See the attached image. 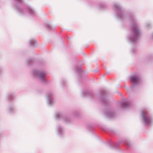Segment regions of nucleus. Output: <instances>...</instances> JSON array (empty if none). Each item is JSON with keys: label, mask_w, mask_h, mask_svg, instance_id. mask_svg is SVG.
Listing matches in <instances>:
<instances>
[{"label": "nucleus", "mask_w": 153, "mask_h": 153, "mask_svg": "<svg viewBox=\"0 0 153 153\" xmlns=\"http://www.w3.org/2000/svg\"><path fill=\"white\" fill-rule=\"evenodd\" d=\"M55 117L56 119L58 120H63L65 121L67 123H70L71 119L69 117H65L62 113L60 112H57L56 113Z\"/></svg>", "instance_id": "nucleus-8"}, {"label": "nucleus", "mask_w": 153, "mask_h": 153, "mask_svg": "<svg viewBox=\"0 0 153 153\" xmlns=\"http://www.w3.org/2000/svg\"><path fill=\"white\" fill-rule=\"evenodd\" d=\"M93 128V126H88V127H87L89 131H90L91 130V129H92Z\"/></svg>", "instance_id": "nucleus-21"}, {"label": "nucleus", "mask_w": 153, "mask_h": 153, "mask_svg": "<svg viewBox=\"0 0 153 153\" xmlns=\"http://www.w3.org/2000/svg\"><path fill=\"white\" fill-rule=\"evenodd\" d=\"M78 114V112H75V113L74 114V115L75 116H77V114Z\"/></svg>", "instance_id": "nucleus-23"}, {"label": "nucleus", "mask_w": 153, "mask_h": 153, "mask_svg": "<svg viewBox=\"0 0 153 153\" xmlns=\"http://www.w3.org/2000/svg\"><path fill=\"white\" fill-rule=\"evenodd\" d=\"M27 62L28 65H30L33 63L34 60L32 58L29 59L27 60Z\"/></svg>", "instance_id": "nucleus-16"}, {"label": "nucleus", "mask_w": 153, "mask_h": 153, "mask_svg": "<svg viewBox=\"0 0 153 153\" xmlns=\"http://www.w3.org/2000/svg\"><path fill=\"white\" fill-rule=\"evenodd\" d=\"M37 42L35 39H31L29 40V44L32 47H34L36 46Z\"/></svg>", "instance_id": "nucleus-14"}, {"label": "nucleus", "mask_w": 153, "mask_h": 153, "mask_svg": "<svg viewBox=\"0 0 153 153\" xmlns=\"http://www.w3.org/2000/svg\"><path fill=\"white\" fill-rule=\"evenodd\" d=\"M150 24H148L147 25V27H148L149 26H150Z\"/></svg>", "instance_id": "nucleus-24"}, {"label": "nucleus", "mask_w": 153, "mask_h": 153, "mask_svg": "<svg viewBox=\"0 0 153 153\" xmlns=\"http://www.w3.org/2000/svg\"><path fill=\"white\" fill-rule=\"evenodd\" d=\"M14 5L16 10L22 15H26L29 13L31 16H34L35 12L30 7L26 6L22 0H13Z\"/></svg>", "instance_id": "nucleus-3"}, {"label": "nucleus", "mask_w": 153, "mask_h": 153, "mask_svg": "<svg viewBox=\"0 0 153 153\" xmlns=\"http://www.w3.org/2000/svg\"><path fill=\"white\" fill-rule=\"evenodd\" d=\"M82 94L84 96L88 97L94 98V94L91 91H83L82 92Z\"/></svg>", "instance_id": "nucleus-11"}, {"label": "nucleus", "mask_w": 153, "mask_h": 153, "mask_svg": "<svg viewBox=\"0 0 153 153\" xmlns=\"http://www.w3.org/2000/svg\"><path fill=\"white\" fill-rule=\"evenodd\" d=\"M140 79V76L138 74L133 75L130 76V79L133 84L131 86L132 88H134L139 84Z\"/></svg>", "instance_id": "nucleus-7"}, {"label": "nucleus", "mask_w": 153, "mask_h": 153, "mask_svg": "<svg viewBox=\"0 0 153 153\" xmlns=\"http://www.w3.org/2000/svg\"><path fill=\"white\" fill-rule=\"evenodd\" d=\"M108 92L104 89L101 90L99 91L98 99L102 104L106 106L104 115L107 117L111 118L114 117L116 114L115 112L111 111V108L109 106V102L107 98Z\"/></svg>", "instance_id": "nucleus-2"}, {"label": "nucleus", "mask_w": 153, "mask_h": 153, "mask_svg": "<svg viewBox=\"0 0 153 153\" xmlns=\"http://www.w3.org/2000/svg\"><path fill=\"white\" fill-rule=\"evenodd\" d=\"M106 7V5L104 3L100 4L98 6V8L100 10L104 9Z\"/></svg>", "instance_id": "nucleus-15"}, {"label": "nucleus", "mask_w": 153, "mask_h": 153, "mask_svg": "<svg viewBox=\"0 0 153 153\" xmlns=\"http://www.w3.org/2000/svg\"><path fill=\"white\" fill-rule=\"evenodd\" d=\"M112 8L116 12V16L118 19L121 20L127 17L132 22L131 33L128 35V39L131 43H136L141 36V32L133 15L131 14L127 16L126 15L125 11L119 4H114Z\"/></svg>", "instance_id": "nucleus-1"}, {"label": "nucleus", "mask_w": 153, "mask_h": 153, "mask_svg": "<svg viewBox=\"0 0 153 153\" xmlns=\"http://www.w3.org/2000/svg\"><path fill=\"white\" fill-rule=\"evenodd\" d=\"M1 70L0 69V74H1Z\"/></svg>", "instance_id": "nucleus-25"}, {"label": "nucleus", "mask_w": 153, "mask_h": 153, "mask_svg": "<svg viewBox=\"0 0 153 153\" xmlns=\"http://www.w3.org/2000/svg\"><path fill=\"white\" fill-rule=\"evenodd\" d=\"M14 110V109L12 108H10L9 109V111L10 113H12Z\"/></svg>", "instance_id": "nucleus-20"}, {"label": "nucleus", "mask_w": 153, "mask_h": 153, "mask_svg": "<svg viewBox=\"0 0 153 153\" xmlns=\"http://www.w3.org/2000/svg\"><path fill=\"white\" fill-rule=\"evenodd\" d=\"M137 50L136 48H132V52L133 54L137 52Z\"/></svg>", "instance_id": "nucleus-19"}, {"label": "nucleus", "mask_w": 153, "mask_h": 153, "mask_svg": "<svg viewBox=\"0 0 153 153\" xmlns=\"http://www.w3.org/2000/svg\"><path fill=\"white\" fill-rule=\"evenodd\" d=\"M76 72L78 73V75L80 77H82V75L83 74V72L81 69V67L76 66L75 68Z\"/></svg>", "instance_id": "nucleus-12"}, {"label": "nucleus", "mask_w": 153, "mask_h": 153, "mask_svg": "<svg viewBox=\"0 0 153 153\" xmlns=\"http://www.w3.org/2000/svg\"><path fill=\"white\" fill-rule=\"evenodd\" d=\"M33 74L41 82L45 83H47L45 77L47 73L45 72L36 70H33L32 72Z\"/></svg>", "instance_id": "nucleus-5"}, {"label": "nucleus", "mask_w": 153, "mask_h": 153, "mask_svg": "<svg viewBox=\"0 0 153 153\" xmlns=\"http://www.w3.org/2000/svg\"><path fill=\"white\" fill-rule=\"evenodd\" d=\"M14 98L13 96V94H8L7 96V98L9 100H12Z\"/></svg>", "instance_id": "nucleus-17"}, {"label": "nucleus", "mask_w": 153, "mask_h": 153, "mask_svg": "<svg viewBox=\"0 0 153 153\" xmlns=\"http://www.w3.org/2000/svg\"><path fill=\"white\" fill-rule=\"evenodd\" d=\"M48 102L50 105H53L54 102V96L51 92H49L48 95Z\"/></svg>", "instance_id": "nucleus-10"}, {"label": "nucleus", "mask_w": 153, "mask_h": 153, "mask_svg": "<svg viewBox=\"0 0 153 153\" xmlns=\"http://www.w3.org/2000/svg\"><path fill=\"white\" fill-rule=\"evenodd\" d=\"M45 27L46 28H47L48 29H50V30L52 29V28L51 26L50 25H49V24H46L45 25Z\"/></svg>", "instance_id": "nucleus-18"}, {"label": "nucleus", "mask_w": 153, "mask_h": 153, "mask_svg": "<svg viewBox=\"0 0 153 153\" xmlns=\"http://www.w3.org/2000/svg\"><path fill=\"white\" fill-rule=\"evenodd\" d=\"M151 39L153 41V33L151 34Z\"/></svg>", "instance_id": "nucleus-22"}, {"label": "nucleus", "mask_w": 153, "mask_h": 153, "mask_svg": "<svg viewBox=\"0 0 153 153\" xmlns=\"http://www.w3.org/2000/svg\"><path fill=\"white\" fill-rule=\"evenodd\" d=\"M120 105L123 109H125L130 107L131 102L128 100L121 101Z\"/></svg>", "instance_id": "nucleus-9"}, {"label": "nucleus", "mask_w": 153, "mask_h": 153, "mask_svg": "<svg viewBox=\"0 0 153 153\" xmlns=\"http://www.w3.org/2000/svg\"><path fill=\"white\" fill-rule=\"evenodd\" d=\"M58 134L60 135H62L64 132L63 127L60 125H59L57 127Z\"/></svg>", "instance_id": "nucleus-13"}, {"label": "nucleus", "mask_w": 153, "mask_h": 153, "mask_svg": "<svg viewBox=\"0 0 153 153\" xmlns=\"http://www.w3.org/2000/svg\"><path fill=\"white\" fill-rule=\"evenodd\" d=\"M141 115L145 125L148 126L151 125L153 123V119L149 112L147 110L142 111Z\"/></svg>", "instance_id": "nucleus-4"}, {"label": "nucleus", "mask_w": 153, "mask_h": 153, "mask_svg": "<svg viewBox=\"0 0 153 153\" xmlns=\"http://www.w3.org/2000/svg\"><path fill=\"white\" fill-rule=\"evenodd\" d=\"M122 143H123L128 147H129L131 146V144L128 141L126 140H121L119 142L115 143H113L111 140H109L107 144L108 146L111 148L116 149H120L119 145Z\"/></svg>", "instance_id": "nucleus-6"}]
</instances>
